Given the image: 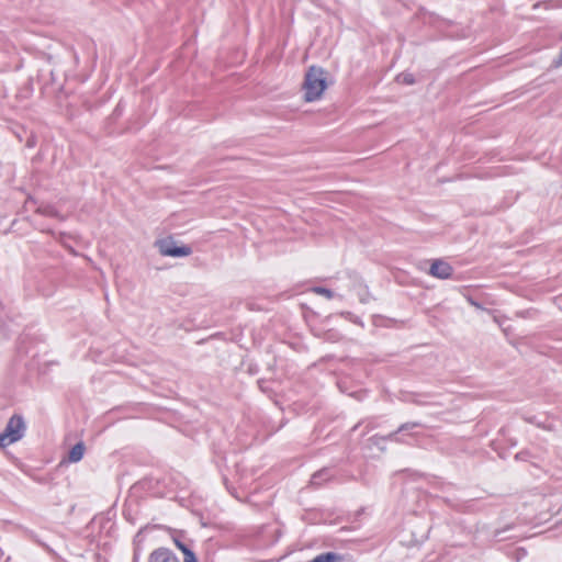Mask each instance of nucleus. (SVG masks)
I'll return each instance as SVG.
<instances>
[{
	"label": "nucleus",
	"instance_id": "nucleus-1",
	"mask_svg": "<svg viewBox=\"0 0 562 562\" xmlns=\"http://www.w3.org/2000/svg\"><path fill=\"white\" fill-rule=\"evenodd\" d=\"M304 99L307 102L319 99L326 89L325 72L322 68L311 67L305 75Z\"/></svg>",
	"mask_w": 562,
	"mask_h": 562
},
{
	"label": "nucleus",
	"instance_id": "nucleus-2",
	"mask_svg": "<svg viewBox=\"0 0 562 562\" xmlns=\"http://www.w3.org/2000/svg\"><path fill=\"white\" fill-rule=\"evenodd\" d=\"M26 426L21 415H13L3 432L0 434V448H5L16 441H19L25 432Z\"/></svg>",
	"mask_w": 562,
	"mask_h": 562
},
{
	"label": "nucleus",
	"instance_id": "nucleus-3",
	"mask_svg": "<svg viewBox=\"0 0 562 562\" xmlns=\"http://www.w3.org/2000/svg\"><path fill=\"white\" fill-rule=\"evenodd\" d=\"M159 252L169 257H186L191 254V249L187 246H176L172 240H159L157 243Z\"/></svg>",
	"mask_w": 562,
	"mask_h": 562
},
{
	"label": "nucleus",
	"instance_id": "nucleus-4",
	"mask_svg": "<svg viewBox=\"0 0 562 562\" xmlns=\"http://www.w3.org/2000/svg\"><path fill=\"white\" fill-rule=\"evenodd\" d=\"M429 274L438 279H449L452 274V267L447 261L436 259L430 266Z\"/></svg>",
	"mask_w": 562,
	"mask_h": 562
},
{
	"label": "nucleus",
	"instance_id": "nucleus-5",
	"mask_svg": "<svg viewBox=\"0 0 562 562\" xmlns=\"http://www.w3.org/2000/svg\"><path fill=\"white\" fill-rule=\"evenodd\" d=\"M148 562H179V560L169 549L159 548L151 552Z\"/></svg>",
	"mask_w": 562,
	"mask_h": 562
},
{
	"label": "nucleus",
	"instance_id": "nucleus-6",
	"mask_svg": "<svg viewBox=\"0 0 562 562\" xmlns=\"http://www.w3.org/2000/svg\"><path fill=\"white\" fill-rule=\"evenodd\" d=\"M86 447L82 442L76 443L68 453V462L76 463L79 462L85 454Z\"/></svg>",
	"mask_w": 562,
	"mask_h": 562
},
{
	"label": "nucleus",
	"instance_id": "nucleus-7",
	"mask_svg": "<svg viewBox=\"0 0 562 562\" xmlns=\"http://www.w3.org/2000/svg\"><path fill=\"white\" fill-rule=\"evenodd\" d=\"M341 557L334 552L322 553L315 557L311 562H340Z\"/></svg>",
	"mask_w": 562,
	"mask_h": 562
},
{
	"label": "nucleus",
	"instance_id": "nucleus-8",
	"mask_svg": "<svg viewBox=\"0 0 562 562\" xmlns=\"http://www.w3.org/2000/svg\"><path fill=\"white\" fill-rule=\"evenodd\" d=\"M312 292L315 294H318V295H323L328 300L335 297V293L331 290L323 288V286H315L312 289Z\"/></svg>",
	"mask_w": 562,
	"mask_h": 562
},
{
	"label": "nucleus",
	"instance_id": "nucleus-9",
	"mask_svg": "<svg viewBox=\"0 0 562 562\" xmlns=\"http://www.w3.org/2000/svg\"><path fill=\"white\" fill-rule=\"evenodd\" d=\"M398 83L413 85L415 82L412 74H401L396 77Z\"/></svg>",
	"mask_w": 562,
	"mask_h": 562
},
{
	"label": "nucleus",
	"instance_id": "nucleus-10",
	"mask_svg": "<svg viewBox=\"0 0 562 562\" xmlns=\"http://www.w3.org/2000/svg\"><path fill=\"white\" fill-rule=\"evenodd\" d=\"M175 544L182 551V553L184 554V558L187 557V553L194 554L193 551H191L186 544H183L178 539H175Z\"/></svg>",
	"mask_w": 562,
	"mask_h": 562
},
{
	"label": "nucleus",
	"instance_id": "nucleus-11",
	"mask_svg": "<svg viewBox=\"0 0 562 562\" xmlns=\"http://www.w3.org/2000/svg\"><path fill=\"white\" fill-rule=\"evenodd\" d=\"M184 562H198V561H196V558L194 554L187 553V557L184 558Z\"/></svg>",
	"mask_w": 562,
	"mask_h": 562
},
{
	"label": "nucleus",
	"instance_id": "nucleus-12",
	"mask_svg": "<svg viewBox=\"0 0 562 562\" xmlns=\"http://www.w3.org/2000/svg\"><path fill=\"white\" fill-rule=\"evenodd\" d=\"M416 426H417V424H416V423H413V424H405V425H403V426L400 428V430L411 429V428H414V427H416Z\"/></svg>",
	"mask_w": 562,
	"mask_h": 562
},
{
	"label": "nucleus",
	"instance_id": "nucleus-13",
	"mask_svg": "<svg viewBox=\"0 0 562 562\" xmlns=\"http://www.w3.org/2000/svg\"><path fill=\"white\" fill-rule=\"evenodd\" d=\"M322 475V473L314 474L312 477V484L318 485V477Z\"/></svg>",
	"mask_w": 562,
	"mask_h": 562
},
{
	"label": "nucleus",
	"instance_id": "nucleus-14",
	"mask_svg": "<svg viewBox=\"0 0 562 562\" xmlns=\"http://www.w3.org/2000/svg\"><path fill=\"white\" fill-rule=\"evenodd\" d=\"M469 302H470L471 305H473L476 308L481 307L480 304L477 302L473 301L472 299H469Z\"/></svg>",
	"mask_w": 562,
	"mask_h": 562
}]
</instances>
